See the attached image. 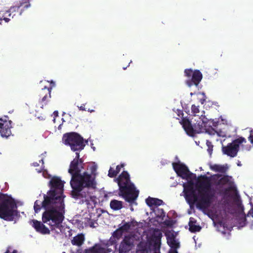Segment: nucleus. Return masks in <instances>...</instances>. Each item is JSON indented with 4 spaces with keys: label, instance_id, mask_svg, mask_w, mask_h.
Returning <instances> with one entry per match:
<instances>
[{
    "label": "nucleus",
    "instance_id": "7c9ffc66",
    "mask_svg": "<svg viewBox=\"0 0 253 253\" xmlns=\"http://www.w3.org/2000/svg\"><path fill=\"white\" fill-rule=\"evenodd\" d=\"M239 211V216L243 220H245V214L242 207H236Z\"/></svg>",
    "mask_w": 253,
    "mask_h": 253
},
{
    "label": "nucleus",
    "instance_id": "bf43d9fd",
    "mask_svg": "<svg viewBox=\"0 0 253 253\" xmlns=\"http://www.w3.org/2000/svg\"><path fill=\"white\" fill-rule=\"evenodd\" d=\"M196 206H202V205L200 204H197Z\"/></svg>",
    "mask_w": 253,
    "mask_h": 253
},
{
    "label": "nucleus",
    "instance_id": "c9c22d12",
    "mask_svg": "<svg viewBox=\"0 0 253 253\" xmlns=\"http://www.w3.org/2000/svg\"><path fill=\"white\" fill-rule=\"evenodd\" d=\"M110 206H123V202L122 201L113 200L111 201Z\"/></svg>",
    "mask_w": 253,
    "mask_h": 253
},
{
    "label": "nucleus",
    "instance_id": "72a5a7b5",
    "mask_svg": "<svg viewBox=\"0 0 253 253\" xmlns=\"http://www.w3.org/2000/svg\"><path fill=\"white\" fill-rule=\"evenodd\" d=\"M139 249L136 253H148V251L143 247V244L141 243L138 247Z\"/></svg>",
    "mask_w": 253,
    "mask_h": 253
},
{
    "label": "nucleus",
    "instance_id": "de8ad7c7",
    "mask_svg": "<svg viewBox=\"0 0 253 253\" xmlns=\"http://www.w3.org/2000/svg\"><path fill=\"white\" fill-rule=\"evenodd\" d=\"M249 214L252 215L253 216V207L251 209V210L249 211Z\"/></svg>",
    "mask_w": 253,
    "mask_h": 253
},
{
    "label": "nucleus",
    "instance_id": "69168bd1",
    "mask_svg": "<svg viewBox=\"0 0 253 253\" xmlns=\"http://www.w3.org/2000/svg\"><path fill=\"white\" fill-rule=\"evenodd\" d=\"M153 210L155 211H156V210L155 209H153Z\"/></svg>",
    "mask_w": 253,
    "mask_h": 253
},
{
    "label": "nucleus",
    "instance_id": "603ef678",
    "mask_svg": "<svg viewBox=\"0 0 253 253\" xmlns=\"http://www.w3.org/2000/svg\"><path fill=\"white\" fill-rule=\"evenodd\" d=\"M15 251H13L12 253H14ZM5 253H12L9 252V250H8Z\"/></svg>",
    "mask_w": 253,
    "mask_h": 253
},
{
    "label": "nucleus",
    "instance_id": "2f4dec72",
    "mask_svg": "<svg viewBox=\"0 0 253 253\" xmlns=\"http://www.w3.org/2000/svg\"><path fill=\"white\" fill-rule=\"evenodd\" d=\"M117 171L114 169L112 168H110L108 171V176L113 178L117 175Z\"/></svg>",
    "mask_w": 253,
    "mask_h": 253
},
{
    "label": "nucleus",
    "instance_id": "f3484780",
    "mask_svg": "<svg viewBox=\"0 0 253 253\" xmlns=\"http://www.w3.org/2000/svg\"><path fill=\"white\" fill-rule=\"evenodd\" d=\"M64 182L57 176L53 177L49 182L50 190H53L58 195L63 196Z\"/></svg>",
    "mask_w": 253,
    "mask_h": 253
},
{
    "label": "nucleus",
    "instance_id": "1a4fd4ad",
    "mask_svg": "<svg viewBox=\"0 0 253 253\" xmlns=\"http://www.w3.org/2000/svg\"><path fill=\"white\" fill-rule=\"evenodd\" d=\"M199 121L192 125L189 119L186 118H183L180 121V123L182 126L183 128L187 135L193 137L195 134L200 133L204 130V122L199 118Z\"/></svg>",
    "mask_w": 253,
    "mask_h": 253
},
{
    "label": "nucleus",
    "instance_id": "2eb2a0df",
    "mask_svg": "<svg viewBox=\"0 0 253 253\" xmlns=\"http://www.w3.org/2000/svg\"><path fill=\"white\" fill-rule=\"evenodd\" d=\"M52 87H47L44 86L38 92V94L40 97L39 100V106L41 108H43V107L46 106L50 98H51V91Z\"/></svg>",
    "mask_w": 253,
    "mask_h": 253
},
{
    "label": "nucleus",
    "instance_id": "a18cd8bd",
    "mask_svg": "<svg viewBox=\"0 0 253 253\" xmlns=\"http://www.w3.org/2000/svg\"><path fill=\"white\" fill-rule=\"evenodd\" d=\"M157 216L159 217H162V219H163V217L165 216V215L164 214V213L163 212L162 210H161V214L160 215H159V214Z\"/></svg>",
    "mask_w": 253,
    "mask_h": 253
},
{
    "label": "nucleus",
    "instance_id": "6ab92c4d",
    "mask_svg": "<svg viewBox=\"0 0 253 253\" xmlns=\"http://www.w3.org/2000/svg\"><path fill=\"white\" fill-rule=\"evenodd\" d=\"M167 237V242L171 248V250H175L179 247V242L176 238V233L173 231H169L166 233Z\"/></svg>",
    "mask_w": 253,
    "mask_h": 253
},
{
    "label": "nucleus",
    "instance_id": "ddd939ff",
    "mask_svg": "<svg viewBox=\"0 0 253 253\" xmlns=\"http://www.w3.org/2000/svg\"><path fill=\"white\" fill-rule=\"evenodd\" d=\"M184 73L185 76L189 78L192 76L191 79L186 81V84L189 87L193 85L198 86L203 78L202 74L198 70H196L193 71L191 69H187L185 70Z\"/></svg>",
    "mask_w": 253,
    "mask_h": 253
},
{
    "label": "nucleus",
    "instance_id": "f03ea898",
    "mask_svg": "<svg viewBox=\"0 0 253 253\" xmlns=\"http://www.w3.org/2000/svg\"><path fill=\"white\" fill-rule=\"evenodd\" d=\"M216 185L223 186L227 185V188L222 189L219 193L222 199L226 202L227 206H243L241 198L239 195L236 187L233 185V183L229 179V176L224 175L220 178L216 183Z\"/></svg>",
    "mask_w": 253,
    "mask_h": 253
},
{
    "label": "nucleus",
    "instance_id": "393cba45",
    "mask_svg": "<svg viewBox=\"0 0 253 253\" xmlns=\"http://www.w3.org/2000/svg\"><path fill=\"white\" fill-rule=\"evenodd\" d=\"M189 230L191 232L199 231L201 228L193 218H190L189 222Z\"/></svg>",
    "mask_w": 253,
    "mask_h": 253
},
{
    "label": "nucleus",
    "instance_id": "5701e85b",
    "mask_svg": "<svg viewBox=\"0 0 253 253\" xmlns=\"http://www.w3.org/2000/svg\"><path fill=\"white\" fill-rule=\"evenodd\" d=\"M145 202L147 206H162L165 204L163 200L150 196L145 200Z\"/></svg>",
    "mask_w": 253,
    "mask_h": 253
},
{
    "label": "nucleus",
    "instance_id": "4be33fe9",
    "mask_svg": "<svg viewBox=\"0 0 253 253\" xmlns=\"http://www.w3.org/2000/svg\"><path fill=\"white\" fill-rule=\"evenodd\" d=\"M132 239L130 238L129 239L127 238H126L124 240V242L122 243L120 247V253H123L126 252L130 250V246L132 244Z\"/></svg>",
    "mask_w": 253,
    "mask_h": 253
},
{
    "label": "nucleus",
    "instance_id": "3c124183",
    "mask_svg": "<svg viewBox=\"0 0 253 253\" xmlns=\"http://www.w3.org/2000/svg\"><path fill=\"white\" fill-rule=\"evenodd\" d=\"M119 166H120V168H123L124 167V164H121Z\"/></svg>",
    "mask_w": 253,
    "mask_h": 253
},
{
    "label": "nucleus",
    "instance_id": "09e8293b",
    "mask_svg": "<svg viewBox=\"0 0 253 253\" xmlns=\"http://www.w3.org/2000/svg\"><path fill=\"white\" fill-rule=\"evenodd\" d=\"M53 115H54V116L55 117H57L58 116V112L57 111H55L54 112H53Z\"/></svg>",
    "mask_w": 253,
    "mask_h": 253
},
{
    "label": "nucleus",
    "instance_id": "79ce46f5",
    "mask_svg": "<svg viewBox=\"0 0 253 253\" xmlns=\"http://www.w3.org/2000/svg\"><path fill=\"white\" fill-rule=\"evenodd\" d=\"M79 108L80 110L82 111H85V108L84 107V105L83 104L80 107H79Z\"/></svg>",
    "mask_w": 253,
    "mask_h": 253
},
{
    "label": "nucleus",
    "instance_id": "a211bd4d",
    "mask_svg": "<svg viewBox=\"0 0 253 253\" xmlns=\"http://www.w3.org/2000/svg\"><path fill=\"white\" fill-rule=\"evenodd\" d=\"M13 207H0V217L5 220H11L16 215Z\"/></svg>",
    "mask_w": 253,
    "mask_h": 253
},
{
    "label": "nucleus",
    "instance_id": "f704fd0d",
    "mask_svg": "<svg viewBox=\"0 0 253 253\" xmlns=\"http://www.w3.org/2000/svg\"><path fill=\"white\" fill-rule=\"evenodd\" d=\"M192 112L194 116H196L197 114L199 112V106L192 105L191 107Z\"/></svg>",
    "mask_w": 253,
    "mask_h": 253
},
{
    "label": "nucleus",
    "instance_id": "c03bdc74",
    "mask_svg": "<svg viewBox=\"0 0 253 253\" xmlns=\"http://www.w3.org/2000/svg\"><path fill=\"white\" fill-rule=\"evenodd\" d=\"M122 207H117V206H115V207H111V208L114 210H119L120 209H121V208Z\"/></svg>",
    "mask_w": 253,
    "mask_h": 253
},
{
    "label": "nucleus",
    "instance_id": "e2e57ef3",
    "mask_svg": "<svg viewBox=\"0 0 253 253\" xmlns=\"http://www.w3.org/2000/svg\"><path fill=\"white\" fill-rule=\"evenodd\" d=\"M89 111L90 112H93V111H94V110H90V111Z\"/></svg>",
    "mask_w": 253,
    "mask_h": 253
},
{
    "label": "nucleus",
    "instance_id": "aec40b11",
    "mask_svg": "<svg viewBox=\"0 0 253 253\" xmlns=\"http://www.w3.org/2000/svg\"><path fill=\"white\" fill-rule=\"evenodd\" d=\"M31 223L32 225L38 232H39L43 234H48L49 233V229L41 222L37 220H33Z\"/></svg>",
    "mask_w": 253,
    "mask_h": 253
},
{
    "label": "nucleus",
    "instance_id": "4c0bfd02",
    "mask_svg": "<svg viewBox=\"0 0 253 253\" xmlns=\"http://www.w3.org/2000/svg\"><path fill=\"white\" fill-rule=\"evenodd\" d=\"M207 145L208 146V151H209V153H211L212 151L213 146L211 144V143L209 140H207Z\"/></svg>",
    "mask_w": 253,
    "mask_h": 253
},
{
    "label": "nucleus",
    "instance_id": "774afa93",
    "mask_svg": "<svg viewBox=\"0 0 253 253\" xmlns=\"http://www.w3.org/2000/svg\"><path fill=\"white\" fill-rule=\"evenodd\" d=\"M238 166H240V163H238Z\"/></svg>",
    "mask_w": 253,
    "mask_h": 253
},
{
    "label": "nucleus",
    "instance_id": "f8f14e48",
    "mask_svg": "<svg viewBox=\"0 0 253 253\" xmlns=\"http://www.w3.org/2000/svg\"><path fill=\"white\" fill-rule=\"evenodd\" d=\"M221 207H196L197 209L214 220L222 216L224 211L221 210Z\"/></svg>",
    "mask_w": 253,
    "mask_h": 253
},
{
    "label": "nucleus",
    "instance_id": "412c9836",
    "mask_svg": "<svg viewBox=\"0 0 253 253\" xmlns=\"http://www.w3.org/2000/svg\"><path fill=\"white\" fill-rule=\"evenodd\" d=\"M30 6V4L28 2H21L20 5L18 6H14L10 7V9L5 11V14H7L8 18H10V19L13 18L15 14H12V13L16 11V9L18 10L20 7L23 6L25 8H27Z\"/></svg>",
    "mask_w": 253,
    "mask_h": 253
},
{
    "label": "nucleus",
    "instance_id": "13d9d810",
    "mask_svg": "<svg viewBox=\"0 0 253 253\" xmlns=\"http://www.w3.org/2000/svg\"><path fill=\"white\" fill-rule=\"evenodd\" d=\"M91 209L93 211L94 210L93 207H90Z\"/></svg>",
    "mask_w": 253,
    "mask_h": 253
},
{
    "label": "nucleus",
    "instance_id": "9b49d317",
    "mask_svg": "<svg viewBox=\"0 0 253 253\" xmlns=\"http://www.w3.org/2000/svg\"><path fill=\"white\" fill-rule=\"evenodd\" d=\"M173 169L177 174L182 179H194L196 175L191 172L188 167L183 164L180 163H173Z\"/></svg>",
    "mask_w": 253,
    "mask_h": 253
},
{
    "label": "nucleus",
    "instance_id": "6e6d98bb",
    "mask_svg": "<svg viewBox=\"0 0 253 253\" xmlns=\"http://www.w3.org/2000/svg\"><path fill=\"white\" fill-rule=\"evenodd\" d=\"M135 199L134 201H135ZM134 203V204H136V202H134V201H133V202H132V203H130V204H133V203Z\"/></svg>",
    "mask_w": 253,
    "mask_h": 253
},
{
    "label": "nucleus",
    "instance_id": "6e6552de",
    "mask_svg": "<svg viewBox=\"0 0 253 253\" xmlns=\"http://www.w3.org/2000/svg\"><path fill=\"white\" fill-rule=\"evenodd\" d=\"M162 233L159 230H151L148 238V249L150 253H160ZM169 253H177L174 250H170Z\"/></svg>",
    "mask_w": 253,
    "mask_h": 253
},
{
    "label": "nucleus",
    "instance_id": "338daca9",
    "mask_svg": "<svg viewBox=\"0 0 253 253\" xmlns=\"http://www.w3.org/2000/svg\"><path fill=\"white\" fill-rule=\"evenodd\" d=\"M100 215V213H98L97 216H99Z\"/></svg>",
    "mask_w": 253,
    "mask_h": 253
},
{
    "label": "nucleus",
    "instance_id": "c85d7f7f",
    "mask_svg": "<svg viewBox=\"0 0 253 253\" xmlns=\"http://www.w3.org/2000/svg\"><path fill=\"white\" fill-rule=\"evenodd\" d=\"M217 227L219 231L221 232L222 234H225L228 231L227 229H225L224 226L221 223H219L217 224Z\"/></svg>",
    "mask_w": 253,
    "mask_h": 253
},
{
    "label": "nucleus",
    "instance_id": "4d7b16f0",
    "mask_svg": "<svg viewBox=\"0 0 253 253\" xmlns=\"http://www.w3.org/2000/svg\"><path fill=\"white\" fill-rule=\"evenodd\" d=\"M135 199L134 201H135ZM134 203V204H136V202H134V201H133V202H132V203H130V204H133V203Z\"/></svg>",
    "mask_w": 253,
    "mask_h": 253
},
{
    "label": "nucleus",
    "instance_id": "49530a36",
    "mask_svg": "<svg viewBox=\"0 0 253 253\" xmlns=\"http://www.w3.org/2000/svg\"><path fill=\"white\" fill-rule=\"evenodd\" d=\"M181 115L183 116V113L182 111H180V110H179V111H178V116L179 117H180Z\"/></svg>",
    "mask_w": 253,
    "mask_h": 253
},
{
    "label": "nucleus",
    "instance_id": "473e14b6",
    "mask_svg": "<svg viewBox=\"0 0 253 253\" xmlns=\"http://www.w3.org/2000/svg\"><path fill=\"white\" fill-rule=\"evenodd\" d=\"M193 183L192 181H189L188 182L187 184H184L183 187L184 190H191L193 188Z\"/></svg>",
    "mask_w": 253,
    "mask_h": 253
},
{
    "label": "nucleus",
    "instance_id": "b1692460",
    "mask_svg": "<svg viewBox=\"0 0 253 253\" xmlns=\"http://www.w3.org/2000/svg\"><path fill=\"white\" fill-rule=\"evenodd\" d=\"M130 225L129 223H126L125 224L123 225L114 233V237L119 238L122 235L124 231H126L129 228Z\"/></svg>",
    "mask_w": 253,
    "mask_h": 253
},
{
    "label": "nucleus",
    "instance_id": "0eeeda50",
    "mask_svg": "<svg viewBox=\"0 0 253 253\" xmlns=\"http://www.w3.org/2000/svg\"><path fill=\"white\" fill-rule=\"evenodd\" d=\"M64 197L58 195L53 190H49L46 194L43 195V200H39L35 202L34 206H64Z\"/></svg>",
    "mask_w": 253,
    "mask_h": 253
},
{
    "label": "nucleus",
    "instance_id": "f257e3e1",
    "mask_svg": "<svg viewBox=\"0 0 253 253\" xmlns=\"http://www.w3.org/2000/svg\"><path fill=\"white\" fill-rule=\"evenodd\" d=\"M84 165V161L73 160L70 163L68 172L72 175L70 184L73 190L71 195L76 200H79L78 203L79 204L90 206L91 197L88 192H84V194L82 191L85 187L95 188L96 182L94 181V177H93L87 172L81 173Z\"/></svg>",
    "mask_w": 253,
    "mask_h": 253
},
{
    "label": "nucleus",
    "instance_id": "0e129e2a",
    "mask_svg": "<svg viewBox=\"0 0 253 253\" xmlns=\"http://www.w3.org/2000/svg\"><path fill=\"white\" fill-rule=\"evenodd\" d=\"M51 83L52 84H53V85H54V83L53 82V81H51Z\"/></svg>",
    "mask_w": 253,
    "mask_h": 253
},
{
    "label": "nucleus",
    "instance_id": "680f3d73",
    "mask_svg": "<svg viewBox=\"0 0 253 253\" xmlns=\"http://www.w3.org/2000/svg\"><path fill=\"white\" fill-rule=\"evenodd\" d=\"M216 176H217L218 177H220V176H221V175H219V174H217V175H216Z\"/></svg>",
    "mask_w": 253,
    "mask_h": 253
},
{
    "label": "nucleus",
    "instance_id": "5fc2aeb1",
    "mask_svg": "<svg viewBox=\"0 0 253 253\" xmlns=\"http://www.w3.org/2000/svg\"><path fill=\"white\" fill-rule=\"evenodd\" d=\"M95 210L97 211V212L100 211H101L100 209H96Z\"/></svg>",
    "mask_w": 253,
    "mask_h": 253
},
{
    "label": "nucleus",
    "instance_id": "37998d69",
    "mask_svg": "<svg viewBox=\"0 0 253 253\" xmlns=\"http://www.w3.org/2000/svg\"><path fill=\"white\" fill-rule=\"evenodd\" d=\"M121 168H120V166H118H118L116 167V169L115 170H116V171H117V174H118V173H119V172H120V170H121Z\"/></svg>",
    "mask_w": 253,
    "mask_h": 253
},
{
    "label": "nucleus",
    "instance_id": "8fccbe9b",
    "mask_svg": "<svg viewBox=\"0 0 253 253\" xmlns=\"http://www.w3.org/2000/svg\"><path fill=\"white\" fill-rule=\"evenodd\" d=\"M33 165L34 166V167H38L39 166V164L37 162H35L33 164Z\"/></svg>",
    "mask_w": 253,
    "mask_h": 253
},
{
    "label": "nucleus",
    "instance_id": "ea45409f",
    "mask_svg": "<svg viewBox=\"0 0 253 253\" xmlns=\"http://www.w3.org/2000/svg\"><path fill=\"white\" fill-rule=\"evenodd\" d=\"M249 140L253 144V129L250 131V135L248 137Z\"/></svg>",
    "mask_w": 253,
    "mask_h": 253
},
{
    "label": "nucleus",
    "instance_id": "bb28decb",
    "mask_svg": "<svg viewBox=\"0 0 253 253\" xmlns=\"http://www.w3.org/2000/svg\"><path fill=\"white\" fill-rule=\"evenodd\" d=\"M211 169L215 172H219L224 173L228 169V167L226 166H222L217 164H214L211 167Z\"/></svg>",
    "mask_w": 253,
    "mask_h": 253
},
{
    "label": "nucleus",
    "instance_id": "4468645a",
    "mask_svg": "<svg viewBox=\"0 0 253 253\" xmlns=\"http://www.w3.org/2000/svg\"><path fill=\"white\" fill-rule=\"evenodd\" d=\"M7 116L0 118V134L1 137L8 138L11 134L12 121L8 120Z\"/></svg>",
    "mask_w": 253,
    "mask_h": 253
},
{
    "label": "nucleus",
    "instance_id": "a19ab883",
    "mask_svg": "<svg viewBox=\"0 0 253 253\" xmlns=\"http://www.w3.org/2000/svg\"><path fill=\"white\" fill-rule=\"evenodd\" d=\"M41 207H34V210L36 212H38L41 210Z\"/></svg>",
    "mask_w": 253,
    "mask_h": 253
},
{
    "label": "nucleus",
    "instance_id": "052dcab7",
    "mask_svg": "<svg viewBox=\"0 0 253 253\" xmlns=\"http://www.w3.org/2000/svg\"><path fill=\"white\" fill-rule=\"evenodd\" d=\"M188 202L189 204H190V206H192L191 205L190 202V201L189 200H188Z\"/></svg>",
    "mask_w": 253,
    "mask_h": 253
},
{
    "label": "nucleus",
    "instance_id": "864d4df0",
    "mask_svg": "<svg viewBox=\"0 0 253 253\" xmlns=\"http://www.w3.org/2000/svg\"><path fill=\"white\" fill-rule=\"evenodd\" d=\"M40 162H42V164H43V160L42 159L40 161Z\"/></svg>",
    "mask_w": 253,
    "mask_h": 253
},
{
    "label": "nucleus",
    "instance_id": "9d476101",
    "mask_svg": "<svg viewBox=\"0 0 253 253\" xmlns=\"http://www.w3.org/2000/svg\"><path fill=\"white\" fill-rule=\"evenodd\" d=\"M243 142H246V139L244 137H240L232 142L229 143L226 146L222 145V151L224 154L228 156L235 157L239 150L240 145Z\"/></svg>",
    "mask_w": 253,
    "mask_h": 253
},
{
    "label": "nucleus",
    "instance_id": "39448f33",
    "mask_svg": "<svg viewBox=\"0 0 253 253\" xmlns=\"http://www.w3.org/2000/svg\"><path fill=\"white\" fill-rule=\"evenodd\" d=\"M42 214V221L53 228L58 227L64 219V207H47Z\"/></svg>",
    "mask_w": 253,
    "mask_h": 253
},
{
    "label": "nucleus",
    "instance_id": "7ed1b4c3",
    "mask_svg": "<svg viewBox=\"0 0 253 253\" xmlns=\"http://www.w3.org/2000/svg\"><path fill=\"white\" fill-rule=\"evenodd\" d=\"M119 187L120 194L128 203H132L138 196L139 191L130 182L129 174L123 171L116 179Z\"/></svg>",
    "mask_w": 253,
    "mask_h": 253
},
{
    "label": "nucleus",
    "instance_id": "20e7f679",
    "mask_svg": "<svg viewBox=\"0 0 253 253\" xmlns=\"http://www.w3.org/2000/svg\"><path fill=\"white\" fill-rule=\"evenodd\" d=\"M211 177L206 175H200L197 180L201 202L206 206H210L215 197V191L211 188Z\"/></svg>",
    "mask_w": 253,
    "mask_h": 253
},
{
    "label": "nucleus",
    "instance_id": "c756f323",
    "mask_svg": "<svg viewBox=\"0 0 253 253\" xmlns=\"http://www.w3.org/2000/svg\"><path fill=\"white\" fill-rule=\"evenodd\" d=\"M0 19L1 20H0V23H1L0 25L2 24V20H4L5 23H8L10 21V18H8L7 14H5V12H4L3 13H2L1 14V16H0Z\"/></svg>",
    "mask_w": 253,
    "mask_h": 253
},
{
    "label": "nucleus",
    "instance_id": "58836bf2",
    "mask_svg": "<svg viewBox=\"0 0 253 253\" xmlns=\"http://www.w3.org/2000/svg\"><path fill=\"white\" fill-rule=\"evenodd\" d=\"M73 160H76V161H84L82 159H80V153H79V152H77L76 153V157L73 159Z\"/></svg>",
    "mask_w": 253,
    "mask_h": 253
},
{
    "label": "nucleus",
    "instance_id": "e433bc0d",
    "mask_svg": "<svg viewBox=\"0 0 253 253\" xmlns=\"http://www.w3.org/2000/svg\"><path fill=\"white\" fill-rule=\"evenodd\" d=\"M96 169H97V166L95 165H93L90 167V170L91 173L93 175H95V172L96 171Z\"/></svg>",
    "mask_w": 253,
    "mask_h": 253
},
{
    "label": "nucleus",
    "instance_id": "423d86ee",
    "mask_svg": "<svg viewBox=\"0 0 253 253\" xmlns=\"http://www.w3.org/2000/svg\"><path fill=\"white\" fill-rule=\"evenodd\" d=\"M62 141L65 145H69L73 151L79 152L84 149L85 146L83 138L76 132L64 134Z\"/></svg>",
    "mask_w": 253,
    "mask_h": 253
},
{
    "label": "nucleus",
    "instance_id": "cd10ccee",
    "mask_svg": "<svg viewBox=\"0 0 253 253\" xmlns=\"http://www.w3.org/2000/svg\"><path fill=\"white\" fill-rule=\"evenodd\" d=\"M87 253H105V249L101 248L100 245H95L92 248L87 251Z\"/></svg>",
    "mask_w": 253,
    "mask_h": 253
},
{
    "label": "nucleus",
    "instance_id": "dca6fc26",
    "mask_svg": "<svg viewBox=\"0 0 253 253\" xmlns=\"http://www.w3.org/2000/svg\"><path fill=\"white\" fill-rule=\"evenodd\" d=\"M24 202L16 200L11 195L0 192V206H22Z\"/></svg>",
    "mask_w": 253,
    "mask_h": 253
},
{
    "label": "nucleus",
    "instance_id": "a878e982",
    "mask_svg": "<svg viewBox=\"0 0 253 253\" xmlns=\"http://www.w3.org/2000/svg\"><path fill=\"white\" fill-rule=\"evenodd\" d=\"M84 240V236L83 234H78L77 236L74 237L72 240V244L73 245L80 246H81Z\"/></svg>",
    "mask_w": 253,
    "mask_h": 253
}]
</instances>
